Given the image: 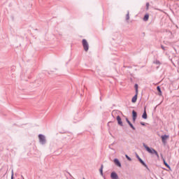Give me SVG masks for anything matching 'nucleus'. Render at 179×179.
Here are the masks:
<instances>
[{
    "label": "nucleus",
    "mask_w": 179,
    "mask_h": 179,
    "mask_svg": "<svg viewBox=\"0 0 179 179\" xmlns=\"http://www.w3.org/2000/svg\"><path fill=\"white\" fill-rule=\"evenodd\" d=\"M145 149L148 152V153H150L151 155H157V152L153 148H150L148 147L145 143L143 144Z\"/></svg>",
    "instance_id": "f257e3e1"
},
{
    "label": "nucleus",
    "mask_w": 179,
    "mask_h": 179,
    "mask_svg": "<svg viewBox=\"0 0 179 179\" xmlns=\"http://www.w3.org/2000/svg\"><path fill=\"white\" fill-rule=\"evenodd\" d=\"M82 43L84 50L86 52L89 51V43L87 42V41L86 39H83Z\"/></svg>",
    "instance_id": "f03ea898"
},
{
    "label": "nucleus",
    "mask_w": 179,
    "mask_h": 179,
    "mask_svg": "<svg viewBox=\"0 0 179 179\" xmlns=\"http://www.w3.org/2000/svg\"><path fill=\"white\" fill-rule=\"evenodd\" d=\"M38 138L40 143H42V145H44V143H45V136H44V135L39 134Z\"/></svg>",
    "instance_id": "7ed1b4c3"
},
{
    "label": "nucleus",
    "mask_w": 179,
    "mask_h": 179,
    "mask_svg": "<svg viewBox=\"0 0 179 179\" xmlns=\"http://www.w3.org/2000/svg\"><path fill=\"white\" fill-rule=\"evenodd\" d=\"M161 138L164 145H166V143H167V139H169V136L167 135H164V136H162Z\"/></svg>",
    "instance_id": "20e7f679"
},
{
    "label": "nucleus",
    "mask_w": 179,
    "mask_h": 179,
    "mask_svg": "<svg viewBox=\"0 0 179 179\" xmlns=\"http://www.w3.org/2000/svg\"><path fill=\"white\" fill-rule=\"evenodd\" d=\"M157 91L159 92V99H160L159 104H162V103H163V96H162V90H160L159 87H157Z\"/></svg>",
    "instance_id": "39448f33"
},
{
    "label": "nucleus",
    "mask_w": 179,
    "mask_h": 179,
    "mask_svg": "<svg viewBox=\"0 0 179 179\" xmlns=\"http://www.w3.org/2000/svg\"><path fill=\"white\" fill-rule=\"evenodd\" d=\"M114 163L116 166H117V167H121V162H120V160H118V159H115Z\"/></svg>",
    "instance_id": "423d86ee"
},
{
    "label": "nucleus",
    "mask_w": 179,
    "mask_h": 179,
    "mask_svg": "<svg viewBox=\"0 0 179 179\" xmlns=\"http://www.w3.org/2000/svg\"><path fill=\"white\" fill-rule=\"evenodd\" d=\"M110 177L112 179H118V175L117 173H115V172H113L110 174Z\"/></svg>",
    "instance_id": "0eeeda50"
},
{
    "label": "nucleus",
    "mask_w": 179,
    "mask_h": 179,
    "mask_svg": "<svg viewBox=\"0 0 179 179\" xmlns=\"http://www.w3.org/2000/svg\"><path fill=\"white\" fill-rule=\"evenodd\" d=\"M132 115H133V121H134V122H135V121L136 120V117H137V113H136V112H135V110L132 111Z\"/></svg>",
    "instance_id": "6e6552de"
},
{
    "label": "nucleus",
    "mask_w": 179,
    "mask_h": 179,
    "mask_svg": "<svg viewBox=\"0 0 179 179\" xmlns=\"http://www.w3.org/2000/svg\"><path fill=\"white\" fill-rule=\"evenodd\" d=\"M136 100H138V94L136 93V94L134 96V97L131 99L132 103H136Z\"/></svg>",
    "instance_id": "1a4fd4ad"
},
{
    "label": "nucleus",
    "mask_w": 179,
    "mask_h": 179,
    "mask_svg": "<svg viewBox=\"0 0 179 179\" xmlns=\"http://www.w3.org/2000/svg\"><path fill=\"white\" fill-rule=\"evenodd\" d=\"M117 121L118 124L120 125L121 127H122V121L121 120V117L117 116Z\"/></svg>",
    "instance_id": "9d476101"
},
{
    "label": "nucleus",
    "mask_w": 179,
    "mask_h": 179,
    "mask_svg": "<svg viewBox=\"0 0 179 179\" xmlns=\"http://www.w3.org/2000/svg\"><path fill=\"white\" fill-rule=\"evenodd\" d=\"M142 118H143L144 120H146L148 118V114L146 113V110H144V113L142 115Z\"/></svg>",
    "instance_id": "9b49d317"
},
{
    "label": "nucleus",
    "mask_w": 179,
    "mask_h": 179,
    "mask_svg": "<svg viewBox=\"0 0 179 179\" xmlns=\"http://www.w3.org/2000/svg\"><path fill=\"white\" fill-rule=\"evenodd\" d=\"M144 22H148L149 20V14H146L143 17Z\"/></svg>",
    "instance_id": "f8f14e48"
},
{
    "label": "nucleus",
    "mask_w": 179,
    "mask_h": 179,
    "mask_svg": "<svg viewBox=\"0 0 179 179\" xmlns=\"http://www.w3.org/2000/svg\"><path fill=\"white\" fill-rule=\"evenodd\" d=\"M164 164L167 167V169H170V165L166 162V159H163Z\"/></svg>",
    "instance_id": "ddd939ff"
},
{
    "label": "nucleus",
    "mask_w": 179,
    "mask_h": 179,
    "mask_svg": "<svg viewBox=\"0 0 179 179\" xmlns=\"http://www.w3.org/2000/svg\"><path fill=\"white\" fill-rule=\"evenodd\" d=\"M138 160H139V162L141 163V164L143 166H146V164H145V162L142 160V159L138 158Z\"/></svg>",
    "instance_id": "4468645a"
},
{
    "label": "nucleus",
    "mask_w": 179,
    "mask_h": 179,
    "mask_svg": "<svg viewBox=\"0 0 179 179\" xmlns=\"http://www.w3.org/2000/svg\"><path fill=\"white\" fill-rule=\"evenodd\" d=\"M134 87H135V90H136V93H137V94H138V84H136L134 85Z\"/></svg>",
    "instance_id": "2eb2a0df"
},
{
    "label": "nucleus",
    "mask_w": 179,
    "mask_h": 179,
    "mask_svg": "<svg viewBox=\"0 0 179 179\" xmlns=\"http://www.w3.org/2000/svg\"><path fill=\"white\" fill-rule=\"evenodd\" d=\"M100 173H101V176H103V165H101V166Z\"/></svg>",
    "instance_id": "dca6fc26"
},
{
    "label": "nucleus",
    "mask_w": 179,
    "mask_h": 179,
    "mask_svg": "<svg viewBox=\"0 0 179 179\" xmlns=\"http://www.w3.org/2000/svg\"><path fill=\"white\" fill-rule=\"evenodd\" d=\"M125 157H126V158H127V160H129V162H131V157H129L128 155H125Z\"/></svg>",
    "instance_id": "f3484780"
},
{
    "label": "nucleus",
    "mask_w": 179,
    "mask_h": 179,
    "mask_svg": "<svg viewBox=\"0 0 179 179\" xmlns=\"http://www.w3.org/2000/svg\"><path fill=\"white\" fill-rule=\"evenodd\" d=\"M126 19H127V20H129V14L127 15Z\"/></svg>",
    "instance_id": "a211bd4d"
},
{
    "label": "nucleus",
    "mask_w": 179,
    "mask_h": 179,
    "mask_svg": "<svg viewBox=\"0 0 179 179\" xmlns=\"http://www.w3.org/2000/svg\"><path fill=\"white\" fill-rule=\"evenodd\" d=\"M129 126L131 127V128H132V129H135V127L133 124H131V123L129 124Z\"/></svg>",
    "instance_id": "6ab92c4d"
},
{
    "label": "nucleus",
    "mask_w": 179,
    "mask_h": 179,
    "mask_svg": "<svg viewBox=\"0 0 179 179\" xmlns=\"http://www.w3.org/2000/svg\"><path fill=\"white\" fill-rule=\"evenodd\" d=\"M149 6H150L149 3H146L147 9H149Z\"/></svg>",
    "instance_id": "aec40b11"
},
{
    "label": "nucleus",
    "mask_w": 179,
    "mask_h": 179,
    "mask_svg": "<svg viewBox=\"0 0 179 179\" xmlns=\"http://www.w3.org/2000/svg\"><path fill=\"white\" fill-rule=\"evenodd\" d=\"M127 122L129 123V125L131 124V122L129 120H128V119H127Z\"/></svg>",
    "instance_id": "412c9836"
},
{
    "label": "nucleus",
    "mask_w": 179,
    "mask_h": 179,
    "mask_svg": "<svg viewBox=\"0 0 179 179\" xmlns=\"http://www.w3.org/2000/svg\"><path fill=\"white\" fill-rule=\"evenodd\" d=\"M141 125H145V124H143V123H141Z\"/></svg>",
    "instance_id": "4be33fe9"
},
{
    "label": "nucleus",
    "mask_w": 179,
    "mask_h": 179,
    "mask_svg": "<svg viewBox=\"0 0 179 179\" xmlns=\"http://www.w3.org/2000/svg\"><path fill=\"white\" fill-rule=\"evenodd\" d=\"M83 179H85V178H83Z\"/></svg>",
    "instance_id": "5701e85b"
},
{
    "label": "nucleus",
    "mask_w": 179,
    "mask_h": 179,
    "mask_svg": "<svg viewBox=\"0 0 179 179\" xmlns=\"http://www.w3.org/2000/svg\"><path fill=\"white\" fill-rule=\"evenodd\" d=\"M157 64H159V62H157Z\"/></svg>",
    "instance_id": "b1692460"
}]
</instances>
